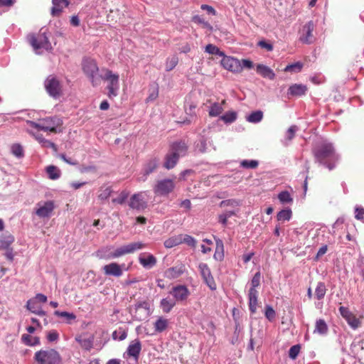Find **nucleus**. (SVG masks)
I'll use <instances>...</instances> for the list:
<instances>
[{
    "label": "nucleus",
    "instance_id": "nucleus-1",
    "mask_svg": "<svg viewBox=\"0 0 364 364\" xmlns=\"http://www.w3.org/2000/svg\"><path fill=\"white\" fill-rule=\"evenodd\" d=\"M313 155L318 164L333 170L338 161V156L332 144L322 141L317 144L313 149Z\"/></svg>",
    "mask_w": 364,
    "mask_h": 364
},
{
    "label": "nucleus",
    "instance_id": "nucleus-2",
    "mask_svg": "<svg viewBox=\"0 0 364 364\" xmlns=\"http://www.w3.org/2000/svg\"><path fill=\"white\" fill-rule=\"evenodd\" d=\"M145 244L141 242H132L127 245L120 247L116 249L114 252H108L111 249L109 247H104L97 251V256L100 259H111L118 258L127 254H131L134 252L136 250H141L145 247Z\"/></svg>",
    "mask_w": 364,
    "mask_h": 364
},
{
    "label": "nucleus",
    "instance_id": "nucleus-3",
    "mask_svg": "<svg viewBox=\"0 0 364 364\" xmlns=\"http://www.w3.org/2000/svg\"><path fill=\"white\" fill-rule=\"evenodd\" d=\"M27 123L32 127L44 132H50L55 134L63 132V120L56 116L41 119L37 122L27 121Z\"/></svg>",
    "mask_w": 364,
    "mask_h": 364
},
{
    "label": "nucleus",
    "instance_id": "nucleus-4",
    "mask_svg": "<svg viewBox=\"0 0 364 364\" xmlns=\"http://www.w3.org/2000/svg\"><path fill=\"white\" fill-rule=\"evenodd\" d=\"M33 359L36 364H62L60 353L53 348L36 351Z\"/></svg>",
    "mask_w": 364,
    "mask_h": 364
},
{
    "label": "nucleus",
    "instance_id": "nucleus-5",
    "mask_svg": "<svg viewBox=\"0 0 364 364\" xmlns=\"http://www.w3.org/2000/svg\"><path fill=\"white\" fill-rule=\"evenodd\" d=\"M104 72V75L100 76V80L102 79L105 81H107V89L108 90L107 95L109 98L115 97L117 96L119 89V76L118 74L113 73L112 71L109 69H105Z\"/></svg>",
    "mask_w": 364,
    "mask_h": 364
},
{
    "label": "nucleus",
    "instance_id": "nucleus-6",
    "mask_svg": "<svg viewBox=\"0 0 364 364\" xmlns=\"http://www.w3.org/2000/svg\"><path fill=\"white\" fill-rule=\"evenodd\" d=\"M82 70L90 79L93 86H97L100 83V76H98L99 68L96 62L92 59H85L83 60Z\"/></svg>",
    "mask_w": 364,
    "mask_h": 364
},
{
    "label": "nucleus",
    "instance_id": "nucleus-7",
    "mask_svg": "<svg viewBox=\"0 0 364 364\" xmlns=\"http://www.w3.org/2000/svg\"><path fill=\"white\" fill-rule=\"evenodd\" d=\"M175 186L176 183L173 179L159 180L154 187V192L156 196H166L173 191Z\"/></svg>",
    "mask_w": 364,
    "mask_h": 364
},
{
    "label": "nucleus",
    "instance_id": "nucleus-8",
    "mask_svg": "<svg viewBox=\"0 0 364 364\" xmlns=\"http://www.w3.org/2000/svg\"><path fill=\"white\" fill-rule=\"evenodd\" d=\"M44 85L46 91L51 97L58 98L62 95V85L56 77L49 75L45 80Z\"/></svg>",
    "mask_w": 364,
    "mask_h": 364
},
{
    "label": "nucleus",
    "instance_id": "nucleus-9",
    "mask_svg": "<svg viewBox=\"0 0 364 364\" xmlns=\"http://www.w3.org/2000/svg\"><path fill=\"white\" fill-rule=\"evenodd\" d=\"M29 42L35 50L39 48H45L48 50L51 47L46 32H43L42 29L37 34L30 35Z\"/></svg>",
    "mask_w": 364,
    "mask_h": 364
},
{
    "label": "nucleus",
    "instance_id": "nucleus-10",
    "mask_svg": "<svg viewBox=\"0 0 364 364\" xmlns=\"http://www.w3.org/2000/svg\"><path fill=\"white\" fill-rule=\"evenodd\" d=\"M221 65L225 69L232 73H240L242 71L240 60L233 57L224 55L221 60Z\"/></svg>",
    "mask_w": 364,
    "mask_h": 364
},
{
    "label": "nucleus",
    "instance_id": "nucleus-11",
    "mask_svg": "<svg viewBox=\"0 0 364 364\" xmlns=\"http://www.w3.org/2000/svg\"><path fill=\"white\" fill-rule=\"evenodd\" d=\"M54 208V202L52 200L40 202L36 205L35 213L41 218H50Z\"/></svg>",
    "mask_w": 364,
    "mask_h": 364
},
{
    "label": "nucleus",
    "instance_id": "nucleus-12",
    "mask_svg": "<svg viewBox=\"0 0 364 364\" xmlns=\"http://www.w3.org/2000/svg\"><path fill=\"white\" fill-rule=\"evenodd\" d=\"M200 274L205 282V284L210 287V289L214 290L216 289V284L211 274L210 269L207 264L200 263L198 266Z\"/></svg>",
    "mask_w": 364,
    "mask_h": 364
},
{
    "label": "nucleus",
    "instance_id": "nucleus-13",
    "mask_svg": "<svg viewBox=\"0 0 364 364\" xmlns=\"http://www.w3.org/2000/svg\"><path fill=\"white\" fill-rule=\"evenodd\" d=\"M314 30V25L313 21H309L302 28L300 41L306 44H310L314 41V37L313 31Z\"/></svg>",
    "mask_w": 364,
    "mask_h": 364
},
{
    "label": "nucleus",
    "instance_id": "nucleus-14",
    "mask_svg": "<svg viewBox=\"0 0 364 364\" xmlns=\"http://www.w3.org/2000/svg\"><path fill=\"white\" fill-rule=\"evenodd\" d=\"M129 206L130 208L137 210L146 208V202L144 199L142 193H137L132 195L129 202Z\"/></svg>",
    "mask_w": 364,
    "mask_h": 364
},
{
    "label": "nucleus",
    "instance_id": "nucleus-15",
    "mask_svg": "<svg viewBox=\"0 0 364 364\" xmlns=\"http://www.w3.org/2000/svg\"><path fill=\"white\" fill-rule=\"evenodd\" d=\"M170 294L176 301H183L188 297L190 291L186 286L178 285L171 289Z\"/></svg>",
    "mask_w": 364,
    "mask_h": 364
},
{
    "label": "nucleus",
    "instance_id": "nucleus-16",
    "mask_svg": "<svg viewBox=\"0 0 364 364\" xmlns=\"http://www.w3.org/2000/svg\"><path fill=\"white\" fill-rule=\"evenodd\" d=\"M124 264L119 265L116 262H112L109 264H106L103 267L102 269L104 274L107 276H114L119 277L122 275L123 271L122 267Z\"/></svg>",
    "mask_w": 364,
    "mask_h": 364
},
{
    "label": "nucleus",
    "instance_id": "nucleus-17",
    "mask_svg": "<svg viewBox=\"0 0 364 364\" xmlns=\"http://www.w3.org/2000/svg\"><path fill=\"white\" fill-rule=\"evenodd\" d=\"M52 4L50 14L53 16H60L63 9L69 6L70 2L68 0H52Z\"/></svg>",
    "mask_w": 364,
    "mask_h": 364
},
{
    "label": "nucleus",
    "instance_id": "nucleus-18",
    "mask_svg": "<svg viewBox=\"0 0 364 364\" xmlns=\"http://www.w3.org/2000/svg\"><path fill=\"white\" fill-rule=\"evenodd\" d=\"M185 271V265L181 263L166 269L165 272V276L166 278L170 279H176L181 276Z\"/></svg>",
    "mask_w": 364,
    "mask_h": 364
},
{
    "label": "nucleus",
    "instance_id": "nucleus-19",
    "mask_svg": "<svg viewBox=\"0 0 364 364\" xmlns=\"http://www.w3.org/2000/svg\"><path fill=\"white\" fill-rule=\"evenodd\" d=\"M141 350V341L139 339H135L132 341L129 345L127 350V353L129 357H132L135 360H138Z\"/></svg>",
    "mask_w": 364,
    "mask_h": 364
},
{
    "label": "nucleus",
    "instance_id": "nucleus-20",
    "mask_svg": "<svg viewBox=\"0 0 364 364\" xmlns=\"http://www.w3.org/2000/svg\"><path fill=\"white\" fill-rule=\"evenodd\" d=\"M170 151L178 156L179 158L186 154L188 151V146L183 141H175L171 144Z\"/></svg>",
    "mask_w": 364,
    "mask_h": 364
},
{
    "label": "nucleus",
    "instance_id": "nucleus-21",
    "mask_svg": "<svg viewBox=\"0 0 364 364\" xmlns=\"http://www.w3.org/2000/svg\"><path fill=\"white\" fill-rule=\"evenodd\" d=\"M169 324L170 321L168 318L164 316H158L153 326L156 333H161L168 328Z\"/></svg>",
    "mask_w": 364,
    "mask_h": 364
},
{
    "label": "nucleus",
    "instance_id": "nucleus-22",
    "mask_svg": "<svg viewBox=\"0 0 364 364\" xmlns=\"http://www.w3.org/2000/svg\"><path fill=\"white\" fill-rule=\"evenodd\" d=\"M257 73L262 77L269 80H274L275 74L274 71L268 66L263 64H257L256 68Z\"/></svg>",
    "mask_w": 364,
    "mask_h": 364
},
{
    "label": "nucleus",
    "instance_id": "nucleus-23",
    "mask_svg": "<svg viewBox=\"0 0 364 364\" xmlns=\"http://www.w3.org/2000/svg\"><path fill=\"white\" fill-rule=\"evenodd\" d=\"M307 91V87L302 84H294L288 89L287 95L291 96L299 97L305 95Z\"/></svg>",
    "mask_w": 364,
    "mask_h": 364
},
{
    "label": "nucleus",
    "instance_id": "nucleus-24",
    "mask_svg": "<svg viewBox=\"0 0 364 364\" xmlns=\"http://www.w3.org/2000/svg\"><path fill=\"white\" fill-rule=\"evenodd\" d=\"M75 341L86 350H90L93 347V337H85L80 335L75 337Z\"/></svg>",
    "mask_w": 364,
    "mask_h": 364
},
{
    "label": "nucleus",
    "instance_id": "nucleus-25",
    "mask_svg": "<svg viewBox=\"0 0 364 364\" xmlns=\"http://www.w3.org/2000/svg\"><path fill=\"white\" fill-rule=\"evenodd\" d=\"M179 157L169 150L168 153L165 156L164 164V168L166 169L173 168L178 163Z\"/></svg>",
    "mask_w": 364,
    "mask_h": 364
},
{
    "label": "nucleus",
    "instance_id": "nucleus-26",
    "mask_svg": "<svg viewBox=\"0 0 364 364\" xmlns=\"http://www.w3.org/2000/svg\"><path fill=\"white\" fill-rule=\"evenodd\" d=\"M141 309L145 311V315L147 316L150 312V304L148 301H144L136 304L135 306V317L136 319L141 321L143 320L142 316L139 314Z\"/></svg>",
    "mask_w": 364,
    "mask_h": 364
},
{
    "label": "nucleus",
    "instance_id": "nucleus-27",
    "mask_svg": "<svg viewBox=\"0 0 364 364\" xmlns=\"http://www.w3.org/2000/svg\"><path fill=\"white\" fill-rule=\"evenodd\" d=\"M248 296L250 310L252 313H255L257 305V291L254 288H250Z\"/></svg>",
    "mask_w": 364,
    "mask_h": 364
},
{
    "label": "nucleus",
    "instance_id": "nucleus-28",
    "mask_svg": "<svg viewBox=\"0 0 364 364\" xmlns=\"http://www.w3.org/2000/svg\"><path fill=\"white\" fill-rule=\"evenodd\" d=\"M139 260L140 264L145 268H151L156 264V259L152 255L140 256Z\"/></svg>",
    "mask_w": 364,
    "mask_h": 364
},
{
    "label": "nucleus",
    "instance_id": "nucleus-29",
    "mask_svg": "<svg viewBox=\"0 0 364 364\" xmlns=\"http://www.w3.org/2000/svg\"><path fill=\"white\" fill-rule=\"evenodd\" d=\"M159 166V160L156 158L150 159L144 168V176H146L154 172Z\"/></svg>",
    "mask_w": 364,
    "mask_h": 364
},
{
    "label": "nucleus",
    "instance_id": "nucleus-30",
    "mask_svg": "<svg viewBox=\"0 0 364 364\" xmlns=\"http://www.w3.org/2000/svg\"><path fill=\"white\" fill-rule=\"evenodd\" d=\"M216 247L214 254V258L217 260L221 261L224 258V245L220 239H215Z\"/></svg>",
    "mask_w": 364,
    "mask_h": 364
},
{
    "label": "nucleus",
    "instance_id": "nucleus-31",
    "mask_svg": "<svg viewBox=\"0 0 364 364\" xmlns=\"http://www.w3.org/2000/svg\"><path fill=\"white\" fill-rule=\"evenodd\" d=\"M328 326L323 319H318L316 321L314 333L323 335L328 332Z\"/></svg>",
    "mask_w": 364,
    "mask_h": 364
},
{
    "label": "nucleus",
    "instance_id": "nucleus-32",
    "mask_svg": "<svg viewBox=\"0 0 364 364\" xmlns=\"http://www.w3.org/2000/svg\"><path fill=\"white\" fill-rule=\"evenodd\" d=\"M175 305L176 302L168 298L161 299L160 303L163 311L166 314L169 313Z\"/></svg>",
    "mask_w": 364,
    "mask_h": 364
},
{
    "label": "nucleus",
    "instance_id": "nucleus-33",
    "mask_svg": "<svg viewBox=\"0 0 364 364\" xmlns=\"http://www.w3.org/2000/svg\"><path fill=\"white\" fill-rule=\"evenodd\" d=\"M14 241V237L11 235H5L0 237V247L3 249H8L9 247Z\"/></svg>",
    "mask_w": 364,
    "mask_h": 364
},
{
    "label": "nucleus",
    "instance_id": "nucleus-34",
    "mask_svg": "<svg viewBox=\"0 0 364 364\" xmlns=\"http://www.w3.org/2000/svg\"><path fill=\"white\" fill-rule=\"evenodd\" d=\"M21 339L23 342L27 346H33L40 343V339L38 337H33L29 334H23Z\"/></svg>",
    "mask_w": 364,
    "mask_h": 364
},
{
    "label": "nucleus",
    "instance_id": "nucleus-35",
    "mask_svg": "<svg viewBox=\"0 0 364 364\" xmlns=\"http://www.w3.org/2000/svg\"><path fill=\"white\" fill-rule=\"evenodd\" d=\"M326 287L324 283L318 282L315 290V298L318 300L323 299L326 293Z\"/></svg>",
    "mask_w": 364,
    "mask_h": 364
},
{
    "label": "nucleus",
    "instance_id": "nucleus-36",
    "mask_svg": "<svg viewBox=\"0 0 364 364\" xmlns=\"http://www.w3.org/2000/svg\"><path fill=\"white\" fill-rule=\"evenodd\" d=\"M180 244H182V235L170 237L164 242V246L166 248H171Z\"/></svg>",
    "mask_w": 364,
    "mask_h": 364
},
{
    "label": "nucleus",
    "instance_id": "nucleus-37",
    "mask_svg": "<svg viewBox=\"0 0 364 364\" xmlns=\"http://www.w3.org/2000/svg\"><path fill=\"white\" fill-rule=\"evenodd\" d=\"M223 111V108L220 104L218 102L213 103L210 107L208 114L210 117L219 116Z\"/></svg>",
    "mask_w": 364,
    "mask_h": 364
},
{
    "label": "nucleus",
    "instance_id": "nucleus-38",
    "mask_svg": "<svg viewBox=\"0 0 364 364\" xmlns=\"http://www.w3.org/2000/svg\"><path fill=\"white\" fill-rule=\"evenodd\" d=\"M127 336V331L125 328L119 327L112 333L114 340L123 341Z\"/></svg>",
    "mask_w": 364,
    "mask_h": 364
},
{
    "label": "nucleus",
    "instance_id": "nucleus-39",
    "mask_svg": "<svg viewBox=\"0 0 364 364\" xmlns=\"http://www.w3.org/2000/svg\"><path fill=\"white\" fill-rule=\"evenodd\" d=\"M263 118V112L260 110L252 112L247 117V120L251 123L259 122Z\"/></svg>",
    "mask_w": 364,
    "mask_h": 364
},
{
    "label": "nucleus",
    "instance_id": "nucleus-40",
    "mask_svg": "<svg viewBox=\"0 0 364 364\" xmlns=\"http://www.w3.org/2000/svg\"><path fill=\"white\" fill-rule=\"evenodd\" d=\"M178 63V58L176 55H173L170 58H168L166 60V70L169 72L172 70Z\"/></svg>",
    "mask_w": 364,
    "mask_h": 364
},
{
    "label": "nucleus",
    "instance_id": "nucleus-41",
    "mask_svg": "<svg viewBox=\"0 0 364 364\" xmlns=\"http://www.w3.org/2000/svg\"><path fill=\"white\" fill-rule=\"evenodd\" d=\"M54 314L59 317L65 318L68 323H71L72 321H74L76 318V316L73 313H69L67 311H55Z\"/></svg>",
    "mask_w": 364,
    "mask_h": 364
},
{
    "label": "nucleus",
    "instance_id": "nucleus-42",
    "mask_svg": "<svg viewBox=\"0 0 364 364\" xmlns=\"http://www.w3.org/2000/svg\"><path fill=\"white\" fill-rule=\"evenodd\" d=\"M205 50L209 54L219 55L221 57H223L225 55L224 52L221 51L218 47L213 44H208L205 46Z\"/></svg>",
    "mask_w": 364,
    "mask_h": 364
},
{
    "label": "nucleus",
    "instance_id": "nucleus-43",
    "mask_svg": "<svg viewBox=\"0 0 364 364\" xmlns=\"http://www.w3.org/2000/svg\"><path fill=\"white\" fill-rule=\"evenodd\" d=\"M348 325L353 329L358 328L360 326V321L358 318L355 314H351L346 318Z\"/></svg>",
    "mask_w": 364,
    "mask_h": 364
},
{
    "label": "nucleus",
    "instance_id": "nucleus-44",
    "mask_svg": "<svg viewBox=\"0 0 364 364\" xmlns=\"http://www.w3.org/2000/svg\"><path fill=\"white\" fill-rule=\"evenodd\" d=\"M49 178L52 180L58 179L60 177V171L56 166H49L46 168Z\"/></svg>",
    "mask_w": 364,
    "mask_h": 364
},
{
    "label": "nucleus",
    "instance_id": "nucleus-45",
    "mask_svg": "<svg viewBox=\"0 0 364 364\" xmlns=\"http://www.w3.org/2000/svg\"><path fill=\"white\" fill-rule=\"evenodd\" d=\"M291 211L290 209H285L277 213V218L279 221H288L291 219Z\"/></svg>",
    "mask_w": 364,
    "mask_h": 364
},
{
    "label": "nucleus",
    "instance_id": "nucleus-46",
    "mask_svg": "<svg viewBox=\"0 0 364 364\" xmlns=\"http://www.w3.org/2000/svg\"><path fill=\"white\" fill-rule=\"evenodd\" d=\"M220 119L225 122V123H232L237 119V113L235 112H228L223 116H221Z\"/></svg>",
    "mask_w": 364,
    "mask_h": 364
},
{
    "label": "nucleus",
    "instance_id": "nucleus-47",
    "mask_svg": "<svg viewBox=\"0 0 364 364\" xmlns=\"http://www.w3.org/2000/svg\"><path fill=\"white\" fill-rule=\"evenodd\" d=\"M304 65L302 63H300V62H296L295 63H293V64H291V65H288L287 66H286V68H284V71L285 72H295V73H298V72H300L303 68Z\"/></svg>",
    "mask_w": 364,
    "mask_h": 364
},
{
    "label": "nucleus",
    "instance_id": "nucleus-48",
    "mask_svg": "<svg viewBox=\"0 0 364 364\" xmlns=\"http://www.w3.org/2000/svg\"><path fill=\"white\" fill-rule=\"evenodd\" d=\"M129 191L126 190L122 191L117 198L112 199V203L122 205L126 201V200L129 197Z\"/></svg>",
    "mask_w": 364,
    "mask_h": 364
},
{
    "label": "nucleus",
    "instance_id": "nucleus-49",
    "mask_svg": "<svg viewBox=\"0 0 364 364\" xmlns=\"http://www.w3.org/2000/svg\"><path fill=\"white\" fill-rule=\"evenodd\" d=\"M258 164L259 163L256 160H243L240 162L241 166L245 168H256Z\"/></svg>",
    "mask_w": 364,
    "mask_h": 364
},
{
    "label": "nucleus",
    "instance_id": "nucleus-50",
    "mask_svg": "<svg viewBox=\"0 0 364 364\" xmlns=\"http://www.w3.org/2000/svg\"><path fill=\"white\" fill-rule=\"evenodd\" d=\"M100 191V193L98 196V198L103 200L107 199L110 196L112 191L110 187H106L105 188H102Z\"/></svg>",
    "mask_w": 364,
    "mask_h": 364
},
{
    "label": "nucleus",
    "instance_id": "nucleus-51",
    "mask_svg": "<svg viewBox=\"0 0 364 364\" xmlns=\"http://www.w3.org/2000/svg\"><path fill=\"white\" fill-rule=\"evenodd\" d=\"M12 154L17 157H22L23 156V150L22 146L18 144H14L11 146Z\"/></svg>",
    "mask_w": 364,
    "mask_h": 364
},
{
    "label": "nucleus",
    "instance_id": "nucleus-52",
    "mask_svg": "<svg viewBox=\"0 0 364 364\" xmlns=\"http://www.w3.org/2000/svg\"><path fill=\"white\" fill-rule=\"evenodd\" d=\"M301 347L299 345H294L291 346L289 350V356L290 358L294 360L298 356L300 352Z\"/></svg>",
    "mask_w": 364,
    "mask_h": 364
},
{
    "label": "nucleus",
    "instance_id": "nucleus-53",
    "mask_svg": "<svg viewBox=\"0 0 364 364\" xmlns=\"http://www.w3.org/2000/svg\"><path fill=\"white\" fill-rule=\"evenodd\" d=\"M182 243H186L188 246H191L192 247H195L196 246V240L188 235H185L182 236Z\"/></svg>",
    "mask_w": 364,
    "mask_h": 364
},
{
    "label": "nucleus",
    "instance_id": "nucleus-54",
    "mask_svg": "<svg viewBox=\"0 0 364 364\" xmlns=\"http://www.w3.org/2000/svg\"><path fill=\"white\" fill-rule=\"evenodd\" d=\"M265 316L270 321H273L275 318L276 313L271 306H266Z\"/></svg>",
    "mask_w": 364,
    "mask_h": 364
},
{
    "label": "nucleus",
    "instance_id": "nucleus-55",
    "mask_svg": "<svg viewBox=\"0 0 364 364\" xmlns=\"http://www.w3.org/2000/svg\"><path fill=\"white\" fill-rule=\"evenodd\" d=\"M278 198L282 203H289L292 201V198L288 191L281 192L278 195Z\"/></svg>",
    "mask_w": 364,
    "mask_h": 364
},
{
    "label": "nucleus",
    "instance_id": "nucleus-56",
    "mask_svg": "<svg viewBox=\"0 0 364 364\" xmlns=\"http://www.w3.org/2000/svg\"><path fill=\"white\" fill-rule=\"evenodd\" d=\"M260 279H261V274L259 272H257L253 276L252 281H251V288H254L256 289V287H259L260 284Z\"/></svg>",
    "mask_w": 364,
    "mask_h": 364
},
{
    "label": "nucleus",
    "instance_id": "nucleus-57",
    "mask_svg": "<svg viewBox=\"0 0 364 364\" xmlns=\"http://www.w3.org/2000/svg\"><path fill=\"white\" fill-rule=\"evenodd\" d=\"M257 46L267 50V51H272L273 50L272 44L266 41H259L257 43Z\"/></svg>",
    "mask_w": 364,
    "mask_h": 364
},
{
    "label": "nucleus",
    "instance_id": "nucleus-58",
    "mask_svg": "<svg viewBox=\"0 0 364 364\" xmlns=\"http://www.w3.org/2000/svg\"><path fill=\"white\" fill-rule=\"evenodd\" d=\"M297 129L298 128L296 125L290 127L287 132V139L288 140H291L294 137L295 133L297 131Z\"/></svg>",
    "mask_w": 364,
    "mask_h": 364
},
{
    "label": "nucleus",
    "instance_id": "nucleus-59",
    "mask_svg": "<svg viewBox=\"0 0 364 364\" xmlns=\"http://www.w3.org/2000/svg\"><path fill=\"white\" fill-rule=\"evenodd\" d=\"M27 309L31 311L32 313H34L36 310L39 308L37 305V303L33 299H30L27 301L26 304Z\"/></svg>",
    "mask_w": 364,
    "mask_h": 364
},
{
    "label": "nucleus",
    "instance_id": "nucleus-60",
    "mask_svg": "<svg viewBox=\"0 0 364 364\" xmlns=\"http://www.w3.org/2000/svg\"><path fill=\"white\" fill-rule=\"evenodd\" d=\"M355 218L359 220H364V208L357 207L355 210Z\"/></svg>",
    "mask_w": 364,
    "mask_h": 364
},
{
    "label": "nucleus",
    "instance_id": "nucleus-61",
    "mask_svg": "<svg viewBox=\"0 0 364 364\" xmlns=\"http://www.w3.org/2000/svg\"><path fill=\"white\" fill-rule=\"evenodd\" d=\"M41 146L43 148H51L54 152L58 151L57 146L52 141L46 139L45 141H43V144H41Z\"/></svg>",
    "mask_w": 364,
    "mask_h": 364
},
{
    "label": "nucleus",
    "instance_id": "nucleus-62",
    "mask_svg": "<svg viewBox=\"0 0 364 364\" xmlns=\"http://www.w3.org/2000/svg\"><path fill=\"white\" fill-rule=\"evenodd\" d=\"M220 207L225 206H237L238 205V202L235 200H225L220 202Z\"/></svg>",
    "mask_w": 364,
    "mask_h": 364
},
{
    "label": "nucleus",
    "instance_id": "nucleus-63",
    "mask_svg": "<svg viewBox=\"0 0 364 364\" xmlns=\"http://www.w3.org/2000/svg\"><path fill=\"white\" fill-rule=\"evenodd\" d=\"M58 333L55 331H50L47 336V338L49 341L53 342L58 339Z\"/></svg>",
    "mask_w": 364,
    "mask_h": 364
},
{
    "label": "nucleus",
    "instance_id": "nucleus-64",
    "mask_svg": "<svg viewBox=\"0 0 364 364\" xmlns=\"http://www.w3.org/2000/svg\"><path fill=\"white\" fill-rule=\"evenodd\" d=\"M242 68H246L247 69H251L253 68V63L249 59H242L241 61Z\"/></svg>",
    "mask_w": 364,
    "mask_h": 364
}]
</instances>
